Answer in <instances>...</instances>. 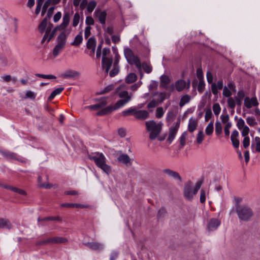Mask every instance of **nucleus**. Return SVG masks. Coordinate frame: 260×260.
<instances>
[{"label":"nucleus","instance_id":"f257e3e1","mask_svg":"<svg viewBox=\"0 0 260 260\" xmlns=\"http://www.w3.org/2000/svg\"><path fill=\"white\" fill-rule=\"evenodd\" d=\"M115 93L117 96L120 98V99L114 105H110L105 108L102 109L101 110L98 112V115H105L109 114L114 111L117 110L123 107L132 99V93H128V92L126 90L125 86L124 85H121L119 86L116 88Z\"/></svg>","mask_w":260,"mask_h":260},{"label":"nucleus","instance_id":"f03ea898","mask_svg":"<svg viewBox=\"0 0 260 260\" xmlns=\"http://www.w3.org/2000/svg\"><path fill=\"white\" fill-rule=\"evenodd\" d=\"M70 21V14L69 12H64L63 15L62 22L60 24L56 26L54 28H50L49 31H47L46 34H45L43 39L42 42L46 41L47 43L50 42V41L55 36L57 31L62 30L64 31L66 30H70L71 28H68L69 23Z\"/></svg>","mask_w":260,"mask_h":260},{"label":"nucleus","instance_id":"7ed1b4c3","mask_svg":"<svg viewBox=\"0 0 260 260\" xmlns=\"http://www.w3.org/2000/svg\"><path fill=\"white\" fill-rule=\"evenodd\" d=\"M70 21V14L69 12H64L63 15L62 22L60 24L56 26L54 28H50L49 31H47L46 34H45L43 39L42 42L46 41L47 43L50 42V41L55 36L57 31L62 30L64 31L66 30H70L71 28H68L69 23Z\"/></svg>","mask_w":260,"mask_h":260},{"label":"nucleus","instance_id":"20e7f679","mask_svg":"<svg viewBox=\"0 0 260 260\" xmlns=\"http://www.w3.org/2000/svg\"><path fill=\"white\" fill-rule=\"evenodd\" d=\"M88 158L90 160L93 161L96 166L106 174L109 175L111 174L112 168L107 164V158L102 153H92L89 154Z\"/></svg>","mask_w":260,"mask_h":260},{"label":"nucleus","instance_id":"39448f33","mask_svg":"<svg viewBox=\"0 0 260 260\" xmlns=\"http://www.w3.org/2000/svg\"><path fill=\"white\" fill-rule=\"evenodd\" d=\"M71 33L70 30H66L61 31L58 36L56 39V44L52 50V55L54 57H56L59 55L64 48L68 37Z\"/></svg>","mask_w":260,"mask_h":260},{"label":"nucleus","instance_id":"423d86ee","mask_svg":"<svg viewBox=\"0 0 260 260\" xmlns=\"http://www.w3.org/2000/svg\"><path fill=\"white\" fill-rule=\"evenodd\" d=\"M202 183V181H199L195 185H193L192 182L190 181H187L184 185V197L188 200H192L200 188Z\"/></svg>","mask_w":260,"mask_h":260},{"label":"nucleus","instance_id":"0eeeda50","mask_svg":"<svg viewBox=\"0 0 260 260\" xmlns=\"http://www.w3.org/2000/svg\"><path fill=\"white\" fill-rule=\"evenodd\" d=\"M237 126L241 131L242 136L244 137L242 141L243 147L245 148H247L249 146L250 142V138L248 137L250 129L245 124L244 120L241 118L238 119Z\"/></svg>","mask_w":260,"mask_h":260},{"label":"nucleus","instance_id":"6e6552de","mask_svg":"<svg viewBox=\"0 0 260 260\" xmlns=\"http://www.w3.org/2000/svg\"><path fill=\"white\" fill-rule=\"evenodd\" d=\"M162 123H156L154 120H150L146 122L147 130L149 133V138L151 140H154L160 133Z\"/></svg>","mask_w":260,"mask_h":260},{"label":"nucleus","instance_id":"1a4fd4ad","mask_svg":"<svg viewBox=\"0 0 260 260\" xmlns=\"http://www.w3.org/2000/svg\"><path fill=\"white\" fill-rule=\"evenodd\" d=\"M237 213L239 219L243 221H248L253 215L252 209L246 205L239 207Z\"/></svg>","mask_w":260,"mask_h":260},{"label":"nucleus","instance_id":"9d476101","mask_svg":"<svg viewBox=\"0 0 260 260\" xmlns=\"http://www.w3.org/2000/svg\"><path fill=\"white\" fill-rule=\"evenodd\" d=\"M124 55L127 61L131 64H135L138 68H140L141 63L139 58L134 55L133 51L127 47L124 48Z\"/></svg>","mask_w":260,"mask_h":260},{"label":"nucleus","instance_id":"9b49d317","mask_svg":"<svg viewBox=\"0 0 260 260\" xmlns=\"http://www.w3.org/2000/svg\"><path fill=\"white\" fill-rule=\"evenodd\" d=\"M171 81V77L168 75H164L160 77V86L166 90H168L170 91H174V84H171L170 86H168Z\"/></svg>","mask_w":260,"mask_h":260},{"label":"nucleus","instance_id":"f8f14e48","mask_svg":"<svg viewBox=\"0 0 260 260\" xmlns=\"http://www.w3.org/2000/svg\"><path fill=\"white\" fill-rule=\"evenodd\" d=\"M53 27V24L48 22L46 18L44 19L38 26V30L41 33L46 34L50 28Z\"/></svg>","mask_w":260,"mask_h":260},{"label":"nucleus","instance_id":"ddd939ff","mask_svg":"<svg viewBox=\"0 0 260 260\" xmlns=\"http://www.w3.org/2000/svg\"><path fill=\"white\" fill-rule=\"evenodd\" d=\"M97 5L96 1L92 0L87 3V0H83L81 3V8L82 9L87 7V11L89 13H91Z\"/></svg>","mask_w":260,"mask_h":260},{"label":"nucleus","instance_id":"4468645a","mask_svg":"<svg viewBox=\"0 0 260 260\" xmlns=\"http://www.w3.org/2000/svg\"><path fill=\"white\" fill-rule=\"evenodd\" d=\"M118 161L125 165L127 167H129L132 165L133 159L131 158L129 156L126 154H121L117 158Z\"/></svg>","mask_w":260,"mask_h":260},{"label":"nucleus","instance_id":"2eb2a0df","mask_svg":"<svg viewBox=\"0 0 260 260\" xmlns=\"http://www.w3.org/2000/svg\"><path fill=\"white\" fill-rule=\"evenodd\" d=\"M179 126L180 121H178L176 123H175L174 125L172 126L170 128L169 137L168 138V140L170 142V143H171L174 140Z\"/></svg>","mask_w":260,"mask_h":260},{"label":"nucleus","instance_id":"dca6fc26","mask_svg":"<svg viewBox=\"0 0 260 260\" xmlns=\"http://www.w3.org/2000/svg\"><path fill=\"white\" fill-rule=\"evenodd\" d=\"M189 82L188 83L183 79H179L177 80L174 85V90L176 89L179 92L182 91L186 87L188 88L189 87Z\"/></svg>","mask_w":260,"mask_h":260},{"label":"nucleus","instance_id":"f3484780","mask_svg":"<svg viewBox=\"0 0 260 260\" xmlns=\"http://www.w3.org/2000/svg\"><path fill=\"white\" fill-rule=\"evenodd\" d=\"M106 16L107 13L104 11L96 9L94 12V17L98 19L102 24H105Z\"/></svg>","mask_w":260,"mask_h":260},{"label":"nucleus","instance_id":"a211bd4d","mask_svg":"<svg viewBox=\"0 0 260 260\" xmlns=\"http://www.w3.org/2000/svg\"><path fill=\"white\" fill-rule=\"evenodd\" d=\"M67 241V239L60 237H51L43 241V243L45 244H53V243H64Z\"/></svg>","mask_w":260,"mask_h":260},{"label":"nucleus","instance_id":"6ab92c4d","mask_svg":"<svg viewBox=\"0 0 260 260\" xmlns=\"http://www.w3.org/2000/svg\"><path fill=\"white\" fill-rule=\"evenodd\" d=\"M244 106L247 108H251L252 107L258 105V103L255 97H252L251 98L246 97L244 99Z\"/></svg>","mask_w":260,"mask_h":260},{"label":"nucleus","instance_id":"aec40b11","mask_svg":"<svg viewBox=\"0 0 260 260\" xmlns=\"http://www.w3.org/2000/svg\"><path fill=\"white\" fill-rule=\"evenodd\" d=\"M148 112L146 110H139L135 107L134 116L137 119H145L148 117Z\"/></svg>","mask_w":260,"mask_h":260},{"label":"nucleus","instance_id":"412c9836","mask_svg":"<svg viewBox=\"0 0 260 260\" xmlns=\"http://www.w3.org/2000/svg\"><path fill=\"white\" fill-rule=\"evenodd\" d=\"M113 62V59L112 58H103L102 60V66L105 72L108 73L109 72L112 64Z\"/></svg>","mask_w":260,"mask_h":260},{"label":"nucleus","instance_id":"4be33fe9","mask_svg":"<svg viewBox=\"0 0 260 260\" xmlns=\"http://www.w3.org/2000/svg\"><path fill=\"white\" fill-rule=\"evenodd\" d=\"M170 94L165 92H156L153 94V96H156V101L159 103H162L165 99L170 97Z\"/></svg>","mask_w":260,"mask_h":260},{"label":"nucleus","instance_id":"5701e85b","mask_svg":"<svg viewBox=\"0 0 260 260\" xmlns=\"http://www.w3.org/2000/svg\"><path fill=\"white\" fill-rule=\"evenodd\" d=\"M119 55L116 53L115 55V61L113 66V68L109 73L111 77H114L116 76L119 72V67L118 66L117 64L119 61Z\"/></svg>","mask_w":260,"mask_h":260},{"label":"nucleus","instance_id":"b1692460","mask_svg":"<svg viewBox=\"0 0 260 260\" xmlns=\"http://www.w3.org/2000/svg\"><path fill=\"white\" fill-rule=\"evenodd\" d=\"M86 245L89 248L93 250L100 251L104 248V245L102 243L92 242H88L86 244Z\"/></svg>","mask_w":260,"mask_h":260},{"label":"nucleus","instance_id":"393cba45","mask_svg":"<svg viewBox=\"0 0 260 260\" xmlns=\"http://www.w3.org/2000/svg\"><path fill=\"white\" fill-rule=\"evenodd\" d=\"M163 172L170 177H172L174 179L179 180L180 181H181V177L177 172L174 171L169 169H165Z\"/></svg>","mask_w":260,"mask_h":260},{"label":"nucleus","instance_id":"a878e982","mask_svg":"<svg viewBox=\"0 0 260 260\" xmlns=\"http://www.w3.org/2000/svg\"><path fill=\"white\" fill-rule=\"evenodd\" d=\"M220 224V221L216 218H212L208 224V229L209 231H214L217 229Z\"/></svg>","mask_w":260,"mask_h":260},{"label":"nucleus","instance_id":"bb28decb","mask_svg":"<svg viewBox=\"0 0 260 260\" xmlns=\"http://www.w3.org/2000/svg\"><path fill=\"white\" fill-rule=\"evenodd\" d=\"M198 122L195 118H190L189 120L188 128L190 132H193L197 128Z\"/></svg>","mask_w":260,"mask_h":260},{"label":"nucleus","instance_id":"cd10ccee","mask_svg":"<svg viewBox=\"0 0 260 260\" xmlns=\"http://www.w3.org/2000/svg\"><path fill=\"white\" fill-rule=\"evenodd\" d=\"M11 228L12 225L8 219L0 218V229H10Z\"/></svg>","mask_w":260,"mask_h":260},{"label":"nucleus","instance_id":"c85d7f7f","mask_svg":"<svg viewBox=\"0 0 260 260\" xmlns=\"http://www.w3.org/2000/svg\"><path fill=\"white\" fill-rule=\"evenodd\" d=\"M83 37L82 31H80L75 38L74 41L71 43L73 46H79L82 42Z\"/></svg>","mask_w":260,"mask_h":260},{"label":"nucleus","instance_id":"c756f323","mask_svg":"<svg viewBox=\"0 0 260 260\" xmlns=\"http://www.w3.org/2000/svg\"><path fill=\"white\" fill-rule=\"evenodd\" d=\"M87 48L91 49L93 53L95 49L96 41L93 38H90L87 42Z\"/></svg>","mask_w":260,"mask_h":260},{"label":"nucleus","instance_id":"7c9ffc66","mask_svg":"<svg viewBox=\"0 0 260 260\" xmlns=\"http://www.w3.org/2000/svg\"><path fill=\"white\" fill-rule=\"evenodd\" d=\"M107 104L105 99L102 100L99 103L89 106L91 110H95L105 106Z\"/></svg>","mask_w":260,"mask_h":260},{"label":"nucleus","instance_id":"2f4dec72","mask_svg":"<svg viewBox=\"0 0 260 260\" xmlns=\"http://www.w3.org/2000/svg\"><path fill=\"white\" fill-rule=\"evenodd\" d=\"M255 147V151L260 152V138L256 136L254 139V142L251 144V148Z\"/></svg>","mask_w":260,"mask_h":260},{"label":"nucleus","instance_id":"473e14b6","mask_svg":"<svg viewBox=\"0 0 260 260\" xmlns=\"http://www.w3.org/2000/svg\"><path fill=\"white\" fill-rule=\"evenodd\" d=\"M137 79V76L135 73H129L125 78V82L130 84L134 82Z\"/></svg>","mask_w":260,"mask_h":260},{"label":"nucleus","instance_id":"72a5a7b5","mask_svg":"<svg viewBox=\"0 0 260 260\" xmlns=\"http://www.w3.org/2000/svg\"><path fill=\"white\" fill-rule=\"evenodd\" d=\"M79 75V73L77 72L74 71H68L66 73H64L62 76L65 78H70L78 76Z\"/></svg>","mask_w":260,"mask_h":260},{"label":"nucleus","instance_id":"f704fd0d","mask_svg":"<svg viewBox=\"0 0 260 260\" xmlns=\"http://www.w3.org/2000/svg\"><path fill=\"white\" fill-rule=\"evenodd\" d=\"M135 107H131L121 112V115L123 116L134 115L135 113Z\"/></svg>","mask_w":260,"mask_h":260},{"label":"nucleus","instance_id":"c9c22d12","mask_svg":"<svg viewBox=\"0 0 260 260\" xmlns=\"http://www.w3.org/2000/svg\"><path fill=\"white\" fill-rule=\"evenodd\" d=\"M62 207H69V208H86L87 205L80 204H63L61 205Z\"/></svg>","mask_w":260,"mask_h":260},{"label":"nucleus","instance_id":"e433bc0d","mask_svg":"<svg viewBox=\"0 0 260 260\" xmlns=\"http://www.w3.org/2000/svg\"><path fill=\"white\" fill-rule=\"evenodd\" d=\"M209 191L207 189H202L200 191V200L201 203H204L206 201V196L208 195Z\"/></svg>","mask_w":260,"mask_h":260},{"label":"nucleus","instance_id":"4c0bfd02","mask_svg":"<svg viewBox=\"0 0 260 260\" xmlns=\"http://www.w3.org/2000/svg\"><path fill=\"white\" fill-rule=\"evenodd\" d=\"M63 89L64 88L63 87H60V88L55 89L54 90H53L52 92V93L50 95V96L49 97V100H53L56 95L60 94L62 92V91L63 90Z\"/></svg>","mask_w":260,"mask_h":260},{"label":"nucleus","instance_id":"58836bf2","mask_svg":"<svg viewBox=\"0 0 260 260\" xmlns=\"http://www.w3.org/2000/svg\"><path fill=\"white\" fill-rule=\"evenodd\" d=\"M190 100V96L188 95H183L180 101L179 105L180 107L184 106L185 104L188 103Z\"/></svg>","mask_w":260,"mask_h":260},{"label":"nucleus","instance_id":"ea45409f","mask_svg":"<svg viewBox=\"0 0 260 260\" xmlns=\"http://www.w3.org/2000/svg\"><path fill=\"white\" fill-rule=\"evenodd\" d=\"M80 19V16L78 13H76L73 17L72 20V26L73 27H76L79 23Z\"/></svg>","mask_w":260,"mask_h":260},{"label":"nucleus","instance_id":"a19ab883","mask_svg":"<svg viewBox=\"0 0 260 260\" xmlns=\"http://www.w3.org/2000/svg\"><path fill=\"white\" fill-rule=\"evenodd\" d=\"M247 123L250 126H254L257 124L255 118L253 116H249L246 118Z\"/></svg>","mask_w":260,"mask_h":260},{"label":"nucleus","instance_id":"79ce46f5","mask_svg":"<svg viewBox=\"0 0 260 260\" xmlns=\"http://www.w3.org/2000/svg\"><path fill=\"white\" fill-rule=\"evenodd\" d=\"M214 129L213 123L211 121L207 126L205 129V133L207 135H211L213 133Z\"/></svg>","mask_w":260,"mask_h":260},{"label":"nucleus","instance_id":"37998d69","mask_svg":"<svg viewBox=\"0 0 260 260\" xmlns=\"http://www.w3.org/2000/svg\"><path fill=\"white\" fill-rule=\"evenodd\" d=\"M139 69H142L145 72L149 74L152 71V67L148 63H144L141 64V67Z\"/></svg>","mask_w":260,"mask_h":260},{"label":"nucleus","instance_id":"c03bdc74","mask_svg":"<svg viewBox=\"0 0 260 260\" xmlns=\"http://www.w3.org/2000/svg\"><path fill=\"white\" fill-rule=\"evenodd\" d=\"M197 75L198 79L200 80L199 82V87H201L203 84V81L202 80L203 78V73L202 70L201 69H198L197 71Z\"/></svg>","mask_w":260,"mask_h":260},{"label":"nucleus","instance_id":"a18cd8bd","mask_svg":"<svg viewBox=\"0 0 260 260\" xmlns=\"http://www.w3.org/2000/svg\"><path fill=\"white\" fill-rule=\"evenodd\" d=\"M102 58H112V56L110 55V49L109 48H105L103 50L102 52Z\"/></svg>","mask_w":260,"mask_h":260},{"label":"nucleus","instance_id":"49530a36","mask_svg":"<svg viewBox=\"0 0 260 260\" xmlns=\"http://www.w3.org/2000/svg\"><path fill=\"white\" fill-rule=\"evenodd\" d=\"M51 5H53V2L51 0H47L45 3L42 10V15H44L46 12L47 8Z\"/></svg>","mask_w":260,"mask_h":260},{"label":"nucleus","instance_id":"de8ad7c7","mask_svg":"<svg viewBox=\"0 0 260 260\" xmlns=\"http://www.w3.org/2000/svg\"><path fill=\"white\" fill-rule=\"evenodd\" d=\"M213 111L215 115H218L221 111V108L218 103H215L213 105Z\"/></svg>","mask_w":260,"mask_h":260},{"label":"nucleus","instance_id":"09e8293b","mask_svg":"<svg viewBox=\"0 0 260 260\" xmlns=\"http://www.w3.org/2000/svg\"><path fill=\"white\" fill-rule=\"evenodd\" d=\"M227 102H228L229 107L231 109H234L235 108L236 102L234 100V98H233L232 97L228 98Z\"/></svg>","mask_w":260,"mask_h":260},{"label":"nucleus","instance_id":"8fccbe9b","mask_svg":"<svg viewBox=\"0 0 260 260\" xmlns=\"http://www.w3.org/2000/svg\"><path fill=\"white\" fill-rule=\"evenodd\" d=\"M222 126L219 121H217L215 123V132L217 135H219L222 133Z\"/></svg>","mask_w":260,"mask_h":260},{"label":"nucleus","instance_id":"3c124183","mask_svg":"<svg viewBox=\"0 0 260 260\" xmlns=\"http://www.w3.org/2000/svg\"><path fill=\"white\" fill-rule=\"evenodd\" d=\"M204 139V134L203 131L199 132L197 138V142L198 144H201Z\"/></svg>","mask_w":260,"mask_h":260},{"label":"nucleus","instance_id":"603ef678","mask_svg":"<svg viewBox=\"0 0 260 260\" xmlns=\"http://www.w3.org/2000/svg\"><path fill=\"white\" fill-rule=\"evenodd\" d=\"M165 113V110L162 107H158L156 109L155 115L158 118H161Z\"/></svg>","mask_w":260,"mask_h":260},{"label":"nucleus","instance_id":"864d4df0","mask_svg":"<svg viewBox=\"0 0 260 260\" xmlns=\"http://www.w3.org/2000/svg\"><path fill=\"white\" fill-rule=\"evenodd\" d=\"M36 97V94L32 91H27L25 93V98L30 99L31 100L35 99Z\"/></svg>","mask_w":260,"mask_h":260},{"label":"nucleus","instance_id":"5fc2aeb1","mask_svg":"<svg viewBox=\"0 0 260 260\" xmlns=\"http://www.w3.org/2000/svg\"><path fill=\"white\" fill-rule=\"evenodd\" d=\"M223 95L229 98H230L232 95V90L228 87L224 86L223 89Z\"/></svg>","mask_w":260,"mask_h":260},{"label":"nucleus","instance_id":"6e6d98bb","mask_svg":"<svg viewBox=\"0 0 260 260\" xmlns=\"http://www.w3.org/2000/svg\"><path fill=\"white\" fill-rule=\"evenodd\" d=\"M159 104L156 99H152L147 105L148 108H153Z\"/></svg>","mask_w":260,"mask_h":260},{"label":"nucleus","instance_id":"4d7b16f0","mask_svg":"<svg viewBox=\"0 0 260 260\" xmlns=\"http://www.w3.org/2000/svg\"><path fill=\"white\" fill-rule=\"evenodd\" d=\"M62 17V14L60 12H57L56 13L53 18V20L54 22L57 23L61 19Z\"/></svg>","mask_w":260,"mask_h":260},{"label":"nucleus","instance_id":"13d9d810","mask_svg":"<svg viewBox=\"0 0 260 260\" xmlns=\"http://www.w3.org/2000/svg\"><path fill=\"white\" fill-rule=\"evenodd\" d=\"M212 113L210 109H208L206 110L205 115V120L208 121L212 117Z\"/></svg>","mask_w":260,"mask_h":260},{"label":"nucleus","instance_id":"bf43d9fd","mask_svg":"<svg viewBox=\"0 0 260 260\" xmlns=\"http://www.w3.org/2000/svg\"><path fill=\"white\" fill-rule=\"evenodd\" d=\"M232 126L231 122L227 123L224 128V132L226 136H229L230 134V129Z\"/></svg>","mask_w":260,"mask_h":260},{"label":"nucleus","instance_id":"052dcab7","mask_svg":"<svg viewBox=\"0 0 260 260\" xmlns=\"http://www.w3.org/2000/svg\"><path fill=\"white\" fill-rule=\"evenodd\" d=\"M1 153H2L4 156H6L7 158H15V156H14V154L10 152H7V151H2L1 152Z\"/></svg>","mask_w":260,"mask_h":260},{"label":"nucleus","instance_id":"680f3d73","mask_svg":"<svg viewBox=\"0 0 260 260\" xmlns=\"http://www.w3.org/2000/svg\"><path fill=\"white\" fill-rule=\"evenodd\" d=\"M142 82L141 81H138L137 83L133 84L131 86V89L132 91H136L141 86Z\"/></svg>","mask_w":260,"mask_h":260},{"label":"nucleus","instance_id":"e2e57ef3","mask_svg":"<svg viewBox=\"0 0 260 260\" xmlns=\"http://www.w3.org/2000/svg\"><path fill=\"white\" fill-rule=\"evenodd\" d=\"M175 117V114L174 113V112L172 111H169L168 113H167V118H166V119H167V121L168 122H170L171 120H172V119H173V118Z\"/></svg>","mask_w":260,"mask_h":260},{"label":"nucleus","instance_id":"0e129e2a","mask_svg":"<svg viewBox=\"0 0 260 260\" xmlns=\"http://www.w3.org/2000/svg\"><path fill=\"white\" fill-rule=\"evenodd\" d=\"M232 144L235 148H238L239 146V141L238 138H231Z\"/></svg>","mask_w":260,"mask_h":260},{"label":"nucleus","instance_id":"69168bd1","mask_svg":"<svg viewBox=\"0 0 260 260\" xmlns=\"http://www.w3.org/2000/svg\"><path fill=\"white\" fill-rule=\"evenodd\" d=\"M187 136V133L184 132L180 138V142L181 145L184 146L185 144V141Z\"/></svg>","mask_w":260,"mask_h":260},{"label":"nucleus","instance_id":"338daca9","mask_svg":"<svg viewBox=\"0 0 260 260\" xmlns=\"http://www.w3.org/2000/svg\"><path fill=\"white\" fill-rule=\"evenodd\" d=\"M113 88H114V87L112 84L109 85L107 86V87H106L103 90H102L100 92V94H104V93H107L109 91L112 90L113 89Z\"/></svg>","mask_w":260,"mask_h":260},{"label":"nucleus","instance_id":"774afa93","mask_svg":"<svg viewBox=\"0 0 260 260\" xmlns=\"http://www.w3.org/2000/svg\"><path fill=\"white\" fill-rule=\"evenodd\" d=\"M85 23L87 25H91L94 24V20L91 16H87L85 19Z\"/></svg>","mask_w":260,"mask_h":260}]
</instances>
